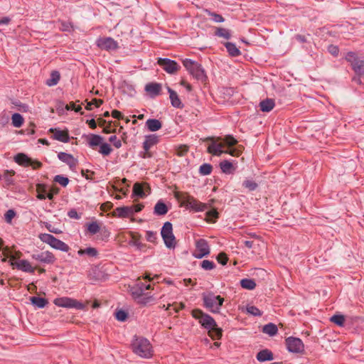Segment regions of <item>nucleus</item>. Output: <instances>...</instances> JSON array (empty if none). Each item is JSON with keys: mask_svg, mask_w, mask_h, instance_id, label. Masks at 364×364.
Segmentation results:
<instances>
[{"mask_svg": "<svg viewBox=\"0 0 364 364\" xmlns=\"http://www.w3.org/2000/svg\"><path fill=\"white\" fill-rule=\"evenodd\" d=\"M133 352L137 355L149 358L153 355V348L149 341L144 337L135 336L132 342Z\"/></svg>", "mask_w": 364, "mask_h": 364, "instance_id": "f257e3e1", "label": "nucleus"}, {"mask_svg": "<svg viewBox=\"0 0 364 364\" xmlns=\"http://www.w3.org/2000/svg\"><path fill=\"white\" fill-rule=\"evenodd\" d=\"M183 66L199 82L205 85L208 82V77L205 73L204 69L197 62L190 59H185L183 60Z\"/></svg>", "mask_w": 364, "mask_h": 364, "instance_id": "f03ea898", "label": "nucleus"}, {"mask_svg": "<svg viewBox=\"0 0 364 364\" xmlns=\"http://www.w3.org/2000/svg\"><path fill=\"white\" fill-rule=\"evenodd\" d=\"M204 306L214 314L219 313L224 302V299L219 295H215L212 292L203 295Z\"/></svg>", "mask_w": 364, "mask_h": 364, "instance_id": "7ed1b4c3", "label": "nucleus"}, {"mask_svg": "<svg viewBox=\"0 0 364 364\" xmlns=\"http://www.w3.org/2000/svg\"><path fill=\"white\" fill-rule=\"evenodd\" d=\"M192 316L198 321L199 323L208 331H211L215 326H217V323L215 319L210 315L205 314L200 309H194L192 311Z\"/></svg>", "mask_w": 364, "mask_h": 364, "instance_id": "20e7f679", "label": "nucleus"}, {"mask_svg": "<svg viewBox=\"0 0 364 364\" xmlns=\"http://www.w3.org/2000/svg\"><path fill=\"white\" fill-rule=\"evenodd\" d=\"M39 239L44 243L49 245L54 249L60 250L64 252L69 251V246L64 242L57 239L53 235L48 233H41L38 235Z\"/></svg>", "mask_w": 364, "mask_h": 364, "instance_id": "39448f33", "label": "nucleus"}, {"mask_svg": "<svg viewBox=\"0 0 364 364\" xmlns=\"http://www.w3.org/2000/svg\"><path fill=\"white\" fill-rule=\"evenodd\" d=\"M208 140L210 141V143L207 149V151L209 154L216 156H220L223 154H228L231 156L236 155L235 149H230L224 150V144L222 142L218 143L214 138H208Z\"/></svg>", "mask_w": 364, "mask_h": 364, "instance_id": "423d86ee", "label": "nucleus"}, {"mask_svg": "<svg viewBox=\"0 0 364 364\" xmlns=\"http://www.w3.org/2000/svg\"><path fill=\"white\" fill-rule=\"evenodd\" d=\"M161 235L168 248H173L176 245L175 236L173 234V226L170 222H166L162 226Z\"/></svg>", "mask_w": 364, "mask_h": 364, "instance_id": "0eeeda50", "label": "nucleus"}, {"mask_svg": "<svg viewBox=\"0 0 364 364\" xmlns=\"http://www.w3.org/2000/svg\"><path fill=\"white\" fill-rule=\"evenodd\" d=\"M346 59L351 63L353 69L358 75H364V58L358 57L355 53L347 54Z\"/></svg>", "mask_w": 364, "mask_h": 364, "instance_id": "6e6552de", "label": "nucleus"}, {"mask_svg": "<svg viewBox=\"0 0 364 364\" xmlns=\"http://www.w3.org/2000/svg\"><path fill=\"white\" fill-rule=\"evenodd\" d=\"M210 249L208 242L205 239H198L196 241V250L193 256L197 259H201L210 255Z\"/></svg>", "mask_w": 364, "mask_h": 364, "instance_id": "1a4fd4ad", "label": "nucleus"}, {"mask_svg": "<svg viewBox=\"0 0 364 364\" xmlns=\"http://www.w3.org/2000/svg\"><path fill=\"white\" fill-rule=\"evenodd\" d=\"M54 304L60 307L75 308L76 309H82L84 304L76 299L69 297H60L54 300Z\"/></svg>", "mask_w": 364, "mask_h": 364, "instance_id": "9d476101", "label": "nucleus"}, {"mask_svg": "<svg viewBox=\"0 0 364 364\" xmlns=\"http://www.w3.org/2000/svg\"><path fill=\"white\" fill-rule=\"evenodd\" d=\"M287 350L291 353H299L304 351V345L303 341L296 337H288L285 340Z\"/></svg>", "mask_w": 364, "mask_h": 364, "instance_id": "9b49d317", "label": "nucleus"}, {"mask_svg": "<svg viewBox=\"0 0 364 364\" xmlns=\"http://www.w3.org/2000/svg\"><path fill=\"white\" fill-rule=\"evenodd\" d=\"M132 294L135 299L138 300V302L142 304H146L152 300L151 296H147L144 292V289L140 287L139 284H136L135 286L131 289Z\"/></svg>", "mask_w": 364, "mask_h": 364, "instance_id": "f8f14e48", "label": "nucleus"}, {"mask_svg": "<svg viewBox=\"0 0 364 364\" xmlns=\"http://www.w3.org/2000/svg\"><path fill=\"white\" fill-rule=\"evenodd\" d=\"M158 64L166 72H167L168 73H170V74L176 73L180 68V66L176 61L168 59V58H159Z\"/></svg>", "mask_w": 364, "mask_h": 364, "instance_id": "ddd939ff", "label": "nucleus"}, {"mask_svg": "<svg viewBox=\"0 0 364 364\" xmlns=\"http://www.w3.org/2000/svg\"><path fill=\"white\" fill-rule=\"evenodd\" d=\"M14 256L10 257L9 263L12 267H16L17 269L28 273H34L35 269L31 265L30 262L26 259H21L18 262L14 261Z\"/></svg>", "mask_w": 364, "mask_h": 364, "instance_id": "4468645a", "label": "nucleus"}, {"mask_svg": "<svg viewBox=\"0 0 364 364\" xmlns=\"http://www.w3.org/2000/svg\"><path fill=\"white\" fill-rule=\"evenodd\" d=\"M31 257L44 264H53L55 260L53 254L49 251L34 253L31 255Z\"/></svg>", "mask_w": 364, "mask_h": 364, "instance_id": "2eb2a0df", "label": "nucleus"}, {"mask_svg": "<svg viewBox=\"0 0 364 364\" xmlns=\"http://www.w3.org/2000/svg\"><path fill=\"white\" fill-rule=\"evenodd\" d=\"M187 208L192 209L196 212H202L207 209L208 205L201 203L193 197H188L186 201Z\"/></svg>", "mask_w": 364, "mask_h": 364, "instance_id": "dca6fc26", "label": "nucleus"}, {"mask_svg": "<svg viewBox=\"0 0 364 364\" xmlns=\"http://www.w3.org/2000/svg\"><path fill=\"white\" fill-rule=\"evenodd\" d=\"M97 46L102 49L114 50L117 43L112 38H102L97 40Z\"/></svg>", "mask_w": 364, "mask_h": 364, "instance_id": "f3484780", "label": "nucleus"}, {"mask_svg": "<svg viewBox=\"0 0 364 364\" xmlns=\"http://www.w3.org/2000/svg\"><path fill=\"white\" fill-rule=\"evenodd\" d=\"M58 158L59 160L68 165L71 169L75 168L77 164V160L75 159L72 154L65 152L58 153Z\"/></svg>", "mask_w": 364, "mask_h": 364, "instance_id": "a211bd4d", "label": "nucleus"}, {"mask_svg": "<svg viewBox=\"0 0 364 364\" xmlns=\"http://www.w3.org/2000/svg\"><path fill=\"white\" fill-rule=\"evenodd\" d=\"M49 132L53 134V138L55 140L67 143L70 140L68 133L65 131H62L56 128H50Z\"/></svg>", "mask_w": 364, "mask_h": 364, "instance_id": "6ab92c4d", "label": "nucleus"}, {"mask_svg": "<svg viewBox=\"0 0 364 364\" xmlns=\"http://www.w3.org/2000/svg\"><path fill=\"white\" fill-rule=\"evenodd\" d=\"M14 161L20 166L28 167L32 163V159L23 153H18L14 156Z\"/></svg>", "mask_w": 364, "mask_h": 364, "instance_id": "aec40b11", "label": "nucleus"}, {"mask_svg": "<svg viewBox=\"0 0 364 364\" xmlns=\"http://www.w3.org/2000/svg\"><path fill=\"white\" fill-rule=\"evenodd\" d=\"M275 106L274 100L272 98H266L260 101L259 104V109L263 112H269L273 109Z\"/></svg>", "mask_w": 364, "mask_h": 364, "instance_id": "412c9836", "label": "nucleus"}, {"mask_svg": "<svg viewBox=\"0 0 364 364\" xmlns=\"http://www.w3.org/2000/svg\"><path fill=\"white\" fill-rule=\"evenodd\" d=\"M87 144L90 147L100 146L103 141V137L98 134H90L87 136Z\"/></svg>", "mask_w": 364, "mask_h": 364, "instance_id": "4be33fe9", "label": "nucleus"}, {"mask_svg": "<svg viewBox=\"0 0 364 364\" xmlns=\"http://www.w3.org/2000/svg\"><path fill=\"white\" fill-rule=\"evenodd\" d=\"M132 206H122L117 208L115 212L119 218H129L134 215Z\"/></svg>", "mask_w": 364, "mask_h": 364, "instance_id": "5701e85b", "label": "nucleus"}, {"mask_svg": "<svg viewBox=\"0 0 364 364\" xmlns=\"http://www.w3.org/2000/svg\"><path fill=\"white\" fill-rule=\"evenodd\" d=\"M168 211L167 205L161 200L156 203L154 208V213L156 215H164Z\"/></svg>", "mask_w": 364, "mask_h": 364, "instance_id": "b1692460", "label": "nucleus"}, {"mask_svg": "<svg viewBox=\"0 0 364 364\" xmlns=\"http://www.w3.org/2000/svg\"><path fill=\"white\" fill-rule=\"evenodd\" d=\"M256 358H257V360L259 362H265L267 360H272L274 358L272 353L268 349H264V350H260L257 354Z\"/></svg>", "mask_w": 364, "mask_h": 364, "instance_id": "393cba45", "label": "nucleus"}, {"mask_svg": "<svg viewBox=\"0 0 364 364\" xmlns=\"http://www.w3.org/2000/svg\"><path fill=\"white\" fill-rule=\"evenodd\" d=\"M158 142V136L152 134L146 136L145 141L143 142V149L145 151H149L151 146Z\"/></svg>", "mask_w": 364, "mask_h": 364, "instance_id": "a878e982", "label": "nucleus"}, {"mask_svg": "<svg viewBox=\"0 0 364 364\" xmlns=\"http://www.w3.org/2000/svg\"><path fill=\"white\" fill-rule=\"evenodd\" d=\"M146 126L151 132L158 131L161 128V122L156 119H149L146 122Z\"/></svg>", "mask_w": 364, "mask_h": 364, "instance_id": "bb28decb", "label": "nucleus"}, {"mask_svg": "<svg viewBox=\"0 0 364 364\" xmlns=\"http://www.w3.org/2000/svg\"><path fill=\"white\" fill-rule=\"evenodd\" d=\"M170 93V100L171 105L178 109H182L183 107V104L181 102V100L177 95V92H169Z\"/></svg>", "mask_w": 364, "mask_h": 364, "instance_id": "cd10ccee", "label": "nucleus"}, {"mask_svg": "<svg viewBox=\"0 0 364 364\" xmlns=\"http://www.w3.org/2000/svg\"><path fill=\"white\" fill-rule=\"evenodd\" d=\"M262 331L270 336H273L277 333L278 328L274 323H269L263 326Z\"/></svg>", "mask_w": 364, "mask_h": 364, "instance_id": "c85d7f7f", "label": "nucleus"}, {"mask_svg": "<svg viewBox=\"0 0 364 364\" xmlns=\"http://www.w3.org/2000/svg\"><path fill=\"white\" fill-rule=\"evenodd\" d=\"M225 46L228 52V53L233 57L238 56L240 55V50L237 48L235 44L227 42L225 43Z\"/></svg>", "mask_w": 364, "mask_h": 364, "instance_id": "c756f323", "label": "nucleus"}, {"mask_svg": "<svg viewBox=\"0 0 364 364\" xmlns=\"http://www.w3.org/2000/svg\"><path fill=\"white\" fill-rule=\"evenodd\" d=\"M31 301L33 305H34L35 306H36L39 309L44 308L46 306V304H48L47 299H46L43 297H39V296L31 297Z\"/></svg>", "mask_w": 364, "mask_h": 364, "instance_id": "7c9ffc66", "label": "nucleus"}, {"mask_svg": "<svg viewBox=\"0 0 364 364\" xmlns=\"http://www.w3.org/2000/svg\"><path fill=\"white\" fill-rule=\"evenodd\" d=\"M133 195L139 198H144L147 193L141 184L136 183L133 186Z\"/></svg>", "mask_w": 364, "mask_h": 364, "instance_id": "2f4dec72", "label": "nucleus"}, {"mask_svg": "<svg viewBox=\"0 0 364 364\" xmlns=\"http://www.w3.org/2000/svg\"><path fill=\"white\" fill-rule=\"evenodd\" d=\"M220 168L223 173L226 174L232 173L233 171V166L232 164L228 161L225 160L220 163Z\"/></svg>", "mask_w": 364, "mask_h": 364, "instance_id": "473e14b6", "label": "nucleus"}, {"mask_svg": "<svg viewBox=\"0 0 364 364\" xmlns=\"http://www.w3.org/2000/svg\"><path fill=\"white\" fill-rule=\"evenodd\" d=\"M97 250L95 247H87L85 249H80L77 251V255L80 256H82L84 255H87L89 257H95L97 255Z\"/></svg>", "mask_w": 364, "mask_h": 364, "instance_id": "72a5a7b5", "label": "nucleus"}, {"mask_svg": "<svg viewBox=\"0 0 364 364\" xmlns=\"http://www.w3.org/2000/svg\"><path fill=\"white\" fill-rule=\"evenodd\" d=\"M240 284L243 289L248 290H252L256 287L255 282L252 279H242L240 281Z\"/></svg>", "mask_w": 364, "mask_h": 364, "instance_id": "f704fd0d", "label": "nucleus"}, {"mask_svg": "<svg viewBox=\"0 0 364 364\" xmlns=\"http://www.w3.org/2000/svg\"><path fill=\"white\" fill-rule=\"evenodd\" d=\"M12 124L14 127L19 128L23 124V118L21 114L14 113L11 117Z\"/></svg>", "mask_w": 364, "mask_h": 364, "instance_id": "c9c22d12", "label": "nucleus"}, {"mask_svg": "<svg viewBox=\"0 0 364 364\" xmlns=\"http://www.w3.org/2000/svg\"><path fill=\"white\" fill-rule=\"evenodd\" d=\"M215 35L218 37L223 38L227 40L231 38L230 31L224 28H216Z\"/></svg>", "mask_w": 364, "mask_h": 364, "instance_id": "e433bc0d", "label": "nucleus"}, {"mask_svg": "<svg viewBox=\"0 0 364 364\" xmlns=\"http://www.w3.org/2000/svg\"><path fill=\"white\" fill-rule=\"evenodd\" d=\"M60 73L58 71L54 70L50 73V78L47 80L46 83L48 85H56L60 80Z\"/></svg>", "mask_w": 364, "mask_h": 364, "instance_id": "4c0bfd02", "label": "nucleus"}, {"mask_svg": "<svg viewBox=\"0 0 364 364\" xmlns=\"http://www.w3.org/2000/svg\"><path fill=\"white\" fill-rule=\"evenodd\" d=\"M242 186L247 188L250 191H252L257 189L258 184L251 179H246L242 183Z\"/></svg>", "mask_w": 364, "mask_h": 364, "instance_id": "58836bf2", "label": "nucleus"}, {"mask_svg": "<svg viewBox=\"0 0 364 364\" xmlns=\"http://www.w3.org/2000/svg\"><path fill=\"white\" fill-rule=\"evenodd\" d=\"M212 171L213 166L210 164H203L199 168V173L202 176H208Z\"/></svg>", "mask_w": 364, "mask_h": 364, "instance_id": "ea45409f", "label": "nucleus"}, {"mask_svg": "<svg viewBox=\"0 0 364 364\" xmlns=\"http://www.w3.org/2000/svg\"><path fill=\"white\" fill-rule=\"evenodd\" d=\"M112 149L110 145L107 143H103L100 145V151L99 152L104 156H108L111 154Z\"/></svg>", "mask_w": 364, "mask_h": 364, "instance_id": "a19ab883", "label": "nucleus"}, {"mask_svg": "<svg viewBox=\"0 0 364 364\" xmlns=\"http://www.w3.org/2000/svg\"><path fill=\"white\" fill-rule=\"evenodd\" d=\"M246 311L247 314L255 316H260L262 314V312L257 307L251 305L247 306Z\"/></svg>", "mask_w": 364, "mask_h": 364, "instance_id": "79ce46f5", "label": "nucleus"}, {"mask_svg": "<svg viewBox=\"0 0 364 364\" xmlns=\"http://www.w3.org/2000/svg\"><path fill=\"white\" fill-rule=\"evenodd\" d=\"M330 321L335 324L338 325V326H343L344 325L345 322V318L343 315L341 314H336L333 315Z\"/></svg>", "mask_w": 364, "mask_h": 364, "instance_id": "37998d69", "label": "nucleus"}, {"mask_svg": "<svg viewBox=\"0 0 364 364\" xmlns=\"http://www.w3.org/2000/svg\"><path fill=\"white\" fill-rule=\"evenodd\" d=\"M208 334L213 339H220L222 336V329L218 328V326H215L213 329H211V331H208Z\"/></svg>", "mask_w": 364, "mask_h": 364, "instance_id": "c03bdc74", "label": "nucleus"}, {"mask_svg": "<svg viewBox=\"0 0 364 364\" xmlns=\"http://www.w3.org/2000/svg\"><path fill=\"white\" fill-rule=\"evenodd\" d=\"M65 108L66 110H74L76 112H80L81 114H83V112H81L82 107L80 105H77L75 102H71L68 105H65Z\"/></svg>", "mask_w": 364, "mask_h": 364, "instance_id": "a18cd8bd", "label": "nucleus"}, {"mask_svg": "<svg viewBox=\"0 0 364 364\" xmlns=\"http://www.w3.org/2000/svg\"><path fill=\"white\" fill-rule=\"evenodd\" d=\"M162 90V86L159 83L151 82L147 84L145 87V91H161Z\"/></svg>", "mask_w": 364, "mask_h": 364, "instance_id": "49530a36", "label": "nucleus"}, {"mask_svg": "<svg viewBox=\"0 0 364 364\" xmlns=\"http://www.w3.org/2000/svg\"><path fill=\"white\" fill-rule=\"evenodd\" d=\"M200 267L204 270H212L215 269V264L213 261L205 259L202 261Z\"/></svg>", "mask_w": 364, "mask_h": 364, "instance_id": "de8ad7c7", "label": "nucleus"}, {"mask_svg": "<svg viewBox=\"0 0 364 364\" xmlns=\"http://www.w3.org/2000/svg\"><path fill=\"white\" fill-rule=\"evenodd\" d=\"M54 181L58 183L62 186L65 187L69 183V179L62 175H56L54 177Z\"/></svg>", "mask_w": 364, "mask_h": 364, "instance_id": "09e8293b", "label": "nucleus"}, {"mask_svg": "<svg viewBox=\"0 0 364 364\" xmlns=\"http://www.w3.org/2000/svg\"><path fill=\"white\" fill-rule=\"evenodd\" d=\"M100 228L97 222H92L88 224L87 230L92 235L97 233Z\"/></svg>", "mask_w": 364, "mask_h": 364, "instance_id": "8fccbe9b", "label": "nucleus"}, {"mask_svg": "<svg viewBox=\"0 0 364 364\" xmlns=\"http://www.w3.org/2000/svg\"><path fill=\"white\" fill-rule=\"evenodd\" d=\"M223 144L232 146L237 144V141L231 135H227L223 139Z\"/></svg>", "mask_w": 364, "mask_h": 364, "instance_id": "3c124183", "label": "nucleus"}, {"mask_svg": "<svg viewBox=\"0 0 364 364\" xmlns=\"http://www.w3.org/2000/svg\"><path fill=\"white\" fill-rule=\"evenodd\" d=\"M102 104V100L94 99L90 102H87L86 109L91 110L92 106L95 105L96 107H99Z\"/></svg>", "mask_w": 364, "mask_h": 364, "instance_id": "603ef678", "label": "nucleus"}, {"mask_svg": "<svg viewBox=\"0 0 364 364\" xmlns=\"http://www.w3.org/2000/svg\"><path fill=\"white\" fill-rule=\"evenodd\" d=\"M15 215H16V212L14 210L10 209V210H7L4 215L6 222L7 223H11L12 219L15 217Z\"/></svg>", "mask_w": 364, "mask_h": 364, "instance_id": "864d4df0", "label": "nucleus"}, {"mask_svg": "<svg viewBox=\"0 0 364 364\" xmlns=\"http://www.w3.org/2000/svg\"><path fill=\"white\" fill-rule=\"evenodd\" d=\"M109 141L113 144V145L117 148L119 149L122 146V142L121 140L119 139L117 136L112 135L109 137Z\"/></svg>", "mask_w": 364, "mask_h": 364, "instance_id": "5fc2aeb1", "label": "nucleus"}, {"mask_svg": "<svg viewBox=\"0 0 364 364\" xmlns=\"http://www.w3.org/2000/svg\"><path fill=\"white\" fill-rule=\"evenodd\" d=\"M208 15L211 16L212 20L216 23H221L225 21L224 18L221 15L216 13L209 12Z\"/></svg>", "mask_w": 364, "mask_h": 364, "instance_id": "6e6d98bb", "label": "nucleus"}, {"mask_svg": "<svg viewBox=\"0 0 364 364\" xmlns=\"http://www.w3.org/2000/svg\"><path fill=\"white\" fill-rule=\"evenodd\" d=\"M146 240L150 242H155L157 238L156 232L153 231H147L146 233Z\"/></svg>", "mask_w": 364, "mask_h": 364, "instance_id": "4d7b16f0", "label": "nucleus"}, {"mask_svg": "<svg viewBox=\"0 0 364 364\" xmlns=\"http://www.w3.org/2000/svg\"><path fill=\"white\" fill-rule=\"evenodd\" d=\"M127 318V314L123 310H119L116 312V318L119 321H124Z\"/></svg>", "mask_w": 364, "mask_h": 364, "instance_id": "13d9d810", "label": "nucleus"}, {"mask_svg": "<svg viewBox=\"0 0 364 364\" xmlns=\"http://www.w3.org/2000/svg\"><path fill=\"white\" fill-rule=\"evenodd\" d=\"M68 216L70 218L79 220L81 218V215L78 214L75 209H71L68 212Z\"/></svg>", "mask_w": 364, "mask_h": 364, "instance_id": "bf43d9fd", "label": "nucleus"}, {"mask_svg": "<svg viewBox=\"0 0 364 364\" xmlns=\"http://www.w3.org/2000/svg\"><path fill=\"white\" fill-rule=\"evenodd\" d=\"M184 308V305L183 304H168L167 307V310H171L172 309L175 311V312H178L180 309Z\"/></svg>", "mask_w": 364, "mask_h": 364, "instance_id": "052dcab7", "label": "nucleus"}, {"mask_svg": "<svg viewBox=\"0 0 364 364\" xmlns=\"http://www.w3.org/2000/svg\"><path fill=\"white\" fill-rule=\"evenodd\" d=\"M37 198L39 200H45L46 198V190L44 187H43V191H41V186H38Z\"/></svg>", "mask_w": 364, "mask_h": 364, "instance_id": "680f3d73", "label": "nucleus"}, {"mask_svg": "<svg viewBox=\"0 0 364 364\" xmlns=\"http://www.w3.org/2000/svg\"><path fill=\"white\" fill-rule=\"evenodd\" d=\"M218 261L219 263H220L223 265H225L227 264L228 258L226 257L225 254L220 253L218 257Z\"/></svg>", "mask_w": 364, "mask_h": 364, "instance_id": "e2e57ef3", "label": "nucleus"}, {"mask_svg": "<svg viewBox=\"0 0 364 364\" xmlns=\"http://www.w3.org/2000/svg\"><path fill=\"white\" fill-rule=\"evenodd\" d=\"M207 217L210 219L218 218V213L216 210H210L206 213Z\"/></svg>", "mask_w": 364, "mask_h": 364, "instance_id": "0e129e2a", "label": "nucleus"}, {"mask_svg": "<svg viewBox=\"0 0 364 364\" xmlns=\"http://www.w3.org/2000/svg\"><path fill=\"white\" fill-rule=\"evenodd\" d=\"M328 50L333 55H337L339 51L338 47L333 45L329 46L328 48Z\"/></svg>", "mask_w": 364, "mask_h": 364, "instance_id": "69168bd1", "label": "nucleus"}, {"mask_svg": "<svg viewBox=\"0 0 364 364\" xmlns=\"http://www.w3.org/2000/svg\"><path fill=\"white\" fill-rule=\"evenodd\" d=\"M112 116L113 118L117 119H121L123 118L122 114L118 110H113L112 112Z\"/></svg>", "mask_w": 364, "mask_h": 364, "instance_id": "338daca9", "label": "nucleus"}, {"mask_svg": "<svg viewBox=\"0 0 364 364\" xmlns=\"http://www.w3.org/2000/svg\"><path fill=\"white\" fill-rule=\"evenodd\" d=\"M41 166H42L41 162H40L37 160H33V159H32V163L30 165V166H32L33 169L39 168L41 167Z\"/></svg>", "mask_w": 364, "mask_h": 364, "instance_id": "774afa93", "label": "nucleus"}]
</instances>
